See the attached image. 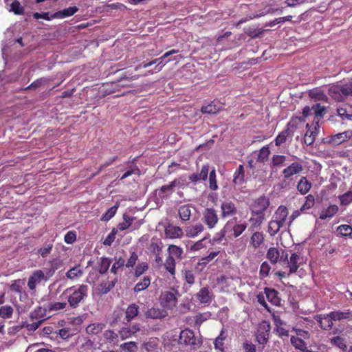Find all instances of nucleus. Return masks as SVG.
I'll use <instances>...</instances> for the list:
<instances>
[{
  "label": "nucleus",
  "instance_id": "37",
  "mask_svg": "<svg viewBox=\"0 0 352 352\" xmlns=\"http://www.w3.org/2000/svg\"><path fill=\"white\" fill-rule=\"evenodd\" d=\"M54 246V241L48 240L44 243L43 246L38 249L37 254L41 255L43 258L47 257L51 252Z\"/></svg>",
  "mask_w": 352,
  "mask_h": 352
},
{
  "label": "nucleus",
  "instance_id": "26",
  "mask_svg": "<svg viewBox=\"0 0 352 352\" xmlns=\"http://www.w3.org/2000/svg\"><path fill=\"white\" fill-rule=\"evenodd\" d=\"M204 226L201 223H197L186 228V235L188 237L194 238L201 233L204 231Z\"/></svg>",
  "mask_w": 352,
  "mask_h": 352
},
{
  "label": "nucleus",
  "instance_id": "30",
  "mask_svg": "<svg viewBox=\"0 0 352 352\" xmlns=\"http://www.w3.org/2000/svg\"><path fill=\"white\" fill-rule=\"evenodd\" d=\"M138 78V76H128L124 75V77H122L118 81L115 82V87H133L132 81Z\"/></svg>",
  "mask_w": 352,
  "mask_h": 352
},
{
  "label": "nucleus",
  "instance_id": "9",
  "mask_svg": "<svg viewBox=\"0 0 352 352\" xmlns=\"http://www.w3.org/2000/svg\"><path fill=\"white\" fill-rule=\"evenodd\" d=\"M164 235L166 239H177L184 236L183 230L177 226L168 223L164 229Z\"/></svg>",
  "mask_w": 352,
  "mask_h": 352
},
{
  "label": "nucleus",
  "instance_id": "60",
  "mask_svg": "<svg viewBox=\"0 0 352 352\" xmlns=\"http://www.w3.org/2000/svg\"><path fill=\"white\" fill-rule=\"evenodd\" d=\"M13 314V309L10 305H5L0 307V317L10 318Z\"/></svg>",
  "mask_w": 352,
  "mask_h": 352
},
{
  "label": "nucleus",
  "instance_id": "28",
  "mask_svg": "<svg viewBox=\"0 0 352 352\" xmlns=\"http://www.w3.org/2000/svg\"><path fill=\"white\" fill-rule=\"evenodd\" d=\"M78 11V8L76 6L69 7L66 9L59 10L52 14V17L56 19H64L73 16Z\"/></svg>",
  "mask_w": 352,
  "mask_h": 352
},
{
  "label": "nucleus",
  "instance_id": "41",
  "mask_svg": "<svg viewBox=\"0 0 352 352\" xmlns=\"http://www.w3.org/2000/svg\"><path fill=\"white\" fill-rule=\"evenodd\" d=\"M83 274V271L80 265H76L71 268L66 273V277L70 280H74L80 277Z\"/></svg>",
  "mask_w": 352,
  "mask_h": 352
},
{
  "label": "nucleus",
  "instance_id": "59",
  "mask_svg": "<svg viewBox=\"0 0 352 352\" xmlns=\"http://www.w3.org/2000/svg\"><path fill=\"white\" fill-rule=\"evenodd\" d=\"M148 269V265L146 262L139 263L135 268L134 276L138 278L142 275Z\"/></svg>",
  "mask_w": 352,
  "mask_h": 352
},
{
  "label": "nucleus",
  "instance_id": "53",
  "mask_svg": "<svg viewBox=\"0 0 352 352\" xmlns=\"http://www.w3.org/2000/svg\"><path fill=\"white\" fill-rule=\"evenodd\" d=\"M271 270V266L267 261L261 263L259 270V277L261 279H264L267 277Z\"/></svg>",
  "mask_w": 352,
  "mask_h": 352
},
{
  "label": "nucleus",
  "instance_id": "45",
  "mask_svg": "<svg viewBox=\"0 0 352 352\" xmlns=\"http://www.w3.org/2000/svg\"><path fill=\"white\" fill-rule=\"evenodd\" d=\"M315 204V197L314 195L309 194L305 197V201L300 207V211L303 213H307V211L314 207Z\"/></svg>",
  "mask_w": 352,
  "mask_h": 352
},
{
  "label": "nucleus",
  "instance_id": "17",
  "mask_svg": "<svg viewBox=\"0 0 352 352\" xmlns=\"http://www.w3.org/2000/svg\"><path fill=\"white\" fill-rule=\"evenodd\" d=\"M139 314V306L135 303L129 305L125 311V318L123 323L125 324H129L133 319H134Z\"/></svg>",
  "mask_w": 352,
  "mask_h": 352
},
{
  "label": "nucleus",
  "instance_id": "20",
  "mask_svg": "<svg viewBox=\"0 0 352 352\" xmlns=\"http://www.w3.org/2000/svg\"><path fill=\"white\" fill-rule=\"evenodd\" d=\"M288 214L289 212L287 208L283 205H281L278 206L276 210L275 211L272 219H274V220L284 226L287 220Z\"/></svg>",
  "mask_w": 352,
  "mask_h": 352
},
{
  "label": "nucleus",
  "instance_id": "47",
  "mask_svg": "<svg viewBox=\"0 0 352 352\" xmlns=\"http://www.w3.org/2000/svg\"><path fill=\"white\" fill-rule=\"evenodd\" d=\"M237 218H234L232 220L228 221L224 228L221 229L219 232L216 233L213 237L214 242H221L226 236V229L229 226L230 223H232L233 220L236 221Z\"/></svg>",
  "mask_w": 352,
  "mask_h": 352
},
{
  "label": "nucleus",
  "instance_id": "35",
  "mask_svg": "<svg viewBox=\"0 0 352 352\" xmlns=\"http://www.w3.org/2000/svg\"><path fill=\"white\" fill-rule=\"evenodd\" d=\"M328 94L331 98L338 101H341L344 98V96L340 88V85H338V83H337L336 85H331L329 87Z\"/></svg>",
  "mask_w": 352,
  "mask_h": 352
},
{
  "label": "nucleus",
  "instance_id": "38",
  "mask_svg": "<svg viewBox=\"0 0 352 352\" xmlns=\"http://www.w3.org/2000/svg\"><path fill=\"white\" fill-rule=\"evenodd\" d=\"M290 342L295 349L300 351L306 352L307 350V344L301 338L292 336L290 338Z\"/></svg>",
  "mask_w": 352,
  "mask_h": 352
},
{
  "label": "nucleus",
  "instance_id": "40",
  "mask_svg": "<svg viewBox=\"0 0 352 352\" xmlns=\"http://www.w3.org/2000/svg\"><path fill=\"white\" fill-rule=\"evenodd\" d=\"M245 170L243 165H239L234 174L233 182L236 185H241L244 182Z\"/></svg>",
  "mask_w": 352,
  "mask_h": 352
},
{
  "label": "nucleus",
  "instance_id": "24",
  "mask_svg": "<svg viewBox=\"0 0 352 352\" xmlns=\"http://www.w3.org/2000/svg\"><path fill=\"white\" fill-rule=\"evenodd\" d=\"M177 182L174 180L168 185H164L160 189L157 190L158 195L161 199L168 198L173 192V189L176 186Z\"/></svg>",
  "mask_w": 352,
  "mask_h": 352
},
{
  "label": "nucleus",
  "instance_id": "13",
  "mask_svg": "<svg viewBox=\"0 0 352 352\" xmlns=\"http://www.w3.org/2000/svg\"><path fill=\"white\" fill-rule=\"evenodd\" d=\"M144 315L147 319H162L168 314L164 309L153 307L145 311Z\"/></svg>",
  "mask_w": 352,
  "mask_h": 352
},
{
  "label": "nucleus",
  "instance_id": "39",
  "mask_svg": "<svg viewBox=\"0 0 352 352\" xmlns=\"http://www.w3.org/2000/svg\"><path fill=\"white\" fill-rule=\"evenodd\" d=\"M168 256L175 259L181 260L184 251L183 249L179 246H177L175 245H170L168 247Z\"/></svg>",
  "mask_w": 352,
  "mask_h": 352
},
{
  "label": "nucleus",
  "instance_id": "8",
  "mask_svg": "<svg viewBox=\"0 0 352 352\" xmlns=\"http://www.w3.org/2000/svg\"><path fill=\"white\" fill-rule=\"evenodd\" d=\"M221 217L227 219L236 214L238 210L236 205L230 200H226L221 204Z\"/></svg>",
  "mask_w": 352,
  "mask_h": 352
},
{
  "label": "nucleus",
  "instance_id": "49",
  "mask_svg": "<svg viewBox=\"0 0 352 352\" xmlns=\"http://www.w3.org/2000/svg\"><path fill=\"white\" fill-rule=\"evenodd\" d=\"M219 107L214 104V102H211L208 105L203 106L201 108V111L202 113L214 114L219 112Z\"/></svg>",
  "mask_w": 352,
  "mask_h": 352
},
{
  "label": "nucleus",
  "instance_id": "5",
  "mask_svg": "<svg viewBox=\"0 0 352 352\" xmlns=\"http://www.w3.org/2000/svg\"><path fill=\"white\" fill-rule=\"evenodd\" d=\"M271 326L270 322L264 320L259 323L256 334L257 342L262 345H265L269 340Z\"/></svg>",
  "mask_w": 352,
  "mask_h": 352
},
{
  "label": "nucleus",
  "instance_id": "56",
  "mask_svg": "<svg viewBox=\"0 0 352 352\" xmlns=\"http://www.w3.org/2000/svg\"><path fill=\"white\" fill-rule=\"evenodd\" d=\"M118 207H119L118 205H115V206L111 207L102 216V217L100 218V220L102 221H109L116 214Z\"/></svg>",
  "mask_w": 352,
  "mask_h": 352
},
{
  "label": "nucleus",
  "instance_id": "4",
  "mask_svg": "<svg viewBox=\"0 0 352 352\" xmlns=\"http://www.w3.org/2000/svg\"><path fill=\"white\" fill-rule=\"evenodd\" d=\"M270 199L265 195L254 199L250 206L251 215L265 214V212L270 206Z\"/></svg>",
  "mask_w": 352,
  "mask_h": 352
},
{
  "label": "nucleus",
  "instance_id": "55",
  "mask_svg": "<svg viewBox=\"0 0 352 352\" xmlns=\"http://www.w3.org/2000/svg\"><path fill=\"white\" fill-rule=\"evenodd\" d=\"M289 135V129L287 127L285 130L281 131L276 138L275 143L276 146H280L285 143Z\"/></svg>",
  "mask_w": 352,
  "mask_h": 352
},
{
  "label": "nucleus",
  "instance_id": "48",
  "mask_svg": "<svg viewBox=\"0 0 352 352\" xmlns=\"http://www.w3.org/2000/svg\"><path fill=\"white\" fill-rule=\"evenodd\" d=\"M338 199L342 206H347L352 203V191L349 190L346 192L340 195Z\"/></svg>",
  "mask_w": 352,
  "mask_h": 352
},
{
  "label": "nucleus",
  "instance_id": "19",
  "mask_svg": "<svg viewBox=\"0 0 352 352\" xmlns=\"http://www.w3.org/2000/svg\"><path fill=\"white\" fill-rule=\"evenodd\" d=\"M329 316L333 321L348 320L352 321V311L346 309L344 311H333L329 313Z\"/></svg>",
  "mask_w": 352,
  "mask_h": 352
},
{
  "label": "nucleus",
  "instance_id": "33",
  "mask_svg": "<svg viewBox=\"0 0 352 352\" xmlns=\"http://www.w3.org/2000/svg\"><path fill=\"white\" fill-rule=\"evenodd\" d=\"M265 219V214H254L251 216L249 219L250 226L249 230H254L255 228H260Z\"/></svg>",
  "mask_w": 352,
  "mask_h": 352
},
{
  "label": "nucleus",
  "instance_id": "46",
  "mask_svg": "<svg viewBox=\"0 0 352 352\" xmlns=\"http://www.w3.org/2000/svg\"><path fill=\"white\" fill-rule=\"evenodd\" d=\"M123 221L118 224V228L121 230H125L130 228L132 225L133 221L135 219L134 217H131L126 214H124L122 216Z\"/></svg>",
  "mask_w": 352,
  "mask_h": 352
},
{
  "label": "nucleus",
  "instance_id": "57",
  "mask_svg": "<svg viewBox=\"0 0 352 352\" xmlns=\"http://www.w3.org/2000/svg\"><path fill=\"white\" fill-rule=\"evenodd\" d=\"M286 161V157L282 155H274L272 157L271 166L274 167L282 166Z\"/></svg>",
  "mask_w": 352,
  "mask_h": 352
},
{
  "label": "nucleus",
  "instance_id": "1",
  "mask_svg": "<svg viewBox=\"0 0 352 352\" xmlns=\"http://www.w3.org/2000/svg\"><path fill=\"white\" fill-rule=\"evenodd\" d=\"M89 287L85 284H80L67 288L63 295L67 299L69 307L76 309L83 303L87 298Z\"/></svg>",
  "mask_w": 352,
  "mask_h": 352
},
{
  "label": "nucleus",
  "instance_id": "16",
  "mask_svg": "<svg viewBox=\"0 0 352 352\" xmlns=\"http://www.w3.org/2000/svg\"><path fill=\"white\" fill-rule=\"evenodd\" d=\"M303 170V166L298 162H294L283 170L285 178L288 179L294 175L299 174Z\"/></svg>",
  "mask_w": 352,
  "mask_h": 352
},
{
  "label": "nucleus",
  "instance_id": "52",
  "mask_svg": "<svg viewBox=\"0 0 352 352\" xmlns=\"http://www.w3.org/2000/svg\"><path fill=\"white\" fill-rule=\"evenodd\" d=\"M317 128H314V131L308 129L305 134L304 142L307 146H311L315 141Z\"/></svg>",
  "mask_w": 352,
  "mask_h": 352
},
{
  "label": "nucleus",
  "instance_id": "29",
  "mask_svg": "<svg viewBox=\"0 0 352 352\" xmlns=\"http://www.w3.org/2000/svg\"><path fill=\"white\" fill-rule=\"evenodd\" d=\"M220 253V251L211 252L208 256L202 257L197 264V268L200 271L202 270L206 265L214 259Z\"/></svg>",
  "mask_w": 352,
  "mask_h": 352
},
{
  "label": "nucleus",
  "instance_id": "50",
  "mask_svg": "<svg viewBox=\"0 0 352 352\" xmlns=\"http://www.w3.org/2000/svg\"><path fill=\"white\" fill-rule=\"evenodd\" d=\"M330 342L332 345L336 346L343 351L346 350L347 348L344 338L339 336L332 338Z\"/></svg>",
  "mask_w": 352,
  "mask_h": 352
},
{
  "label": "nucleus",
  "instance_id": "51",
  "mask_svg": "<svg viewBox=\"0 0 352 352\" xmlns=\"http://www.w3.org/2000/svg\"><path fill=\"white\" fill-rule=\"evenodd\" d=\"M111 258H107V257L101 258V261H100V263L98 266L99 273L102 274H105L108 271V270L111 265Z\"/></svg>",
  "mask_w": 352,
  "mask_h": 352
},
{
  "label": "nucleus",
  "instance_id": "44",
  "mask_svg": "<svg viewBox=\"0 0 352 352\" xmlns=\"http://www.w3.org/2000/svg\"><path fill=\"white\" fill-rule=\"evenodd\" d=\"M284 226L272 219L268 224L267 232L270 236H275Z\"/></svg>",
  "mask_w": 352,
  "mask_h": 352
},
{
  "label": "nucleus",
  "instance_id": "14",
  "mask_svg": "<svg viewBox=\"0 0 352 352\" xmlns=\"http://www.w3.org/2000/svg\"><path fill=\"white\" fill-rule=\"evenodd\" d=\"M45 279V273L40 270H36L33 272L32 275L29 278L28 286L30 290H34L36 284L40 283Z\"/></svg>",
  "mask_w": 352,
  "mask_h": 352
},
{
  "label": "nucleus",
  "instance_id": "23",
  "mask_svg": "<svg viewBox=\"0 0 352 352\" xmlns=\"http://www.w3.org/2000/svg\"><path fill=\"white\" fill-rule=\"evenodd\" d=\"M192 210H195V208L190 204L182 205L179 208L178 214L182 221L184 222L190 220Z\"/></svg>",
  "mask_w": 352,
  "mask_h": 352
},
{
  "label": "nucleus",
  "instance_id": "64",
  "mask_svg": "<svg viewBox=\"0 0 352 352\" xmlns=\"http://www.w3.org/2000/svg\"><path fill=\"white\" fill-rule=\"evenodd\" d=\"M10 11L13 12L15 14H23L24 12V8L18 1H14L10 5Z\"/></svg>",
  "mask_w": 352,
  "mask_h": 352
},
{
  "label": "nucleus",
  "instance_id": "15",
  "mask_svg": "<svg viewBox=\"0 0 352 352\" xmlns=\"http://www.w3.org/2000/svg\"><path fill=\"white\" fill-rule=\"evenodd\" d=\"M265 242V234L263 232L255 231L250 238V246L254 250L259 248Z\"/></svg>",
  "mask_w": 352,
  "mask_h": 352
},
{
  "label": "nucleus",
  "instance_id": "22",
  "mask_svg": "<svg viewBox=\"0 0 352 352\" xmlns=\"http://www.w3.org/2000/svg\"><path fill=\"white\" fill-rule=\"evenodd\" d=\"M264 293L270 302L274 305H280V299L278 297V292L275 289L265 287Z\"/></svg>",
  "mask_w": 352,
  "mask_h": 352
},
{
  "label": "nucleus",
  "instance_id": "43",
  "mask_svg": "<svg viewBox=\"0 0 352 352\" xmlns=\"http://www.w3.org/2000/svg\"><path fill=\"white\" fill-rule=\"evenodd\" d=\"M78 331L79 330L76 328L71 329L69 327H65L59 329L58 334L62 339L67 340L77 334Z\"/></svg>",
  "mask_w": 352,
  "mask_h": 352
},
{
  "label": "nucleus",
  "instance_id": "58",
  "mask_svg": "<svg viewBox=\"0 0 352 352\" xmlns=\"http://www.w3.org/2000/svg\"><path fill=\"white\" fill-rule=\"evenodd\" d=\"M341 92L344 97L352 95V82L345 83H338Z\"/></svg>",
  "mask_w": 352,
  "mask_h": 352
},
{
  "label": "nucleus",
  "instance_id": "32",
  "mask_svg": "<svg viewBox=\"0 0 352 352\" xmlns=\"http://www.w3.org/2000/svg\"><path fill=\"white\" fill-rule=\"evenodd\" d=\"M351 137L352 131H346L333 135L331 137V141L336 144H340L349 140Z\"/></svg>",
  "mask_w": 352,
  "mask_h": 352
},
{
  "label": "nucleus",
  "instance_id": "62",
  "mask_svg": "<svg viewBox=\"0 0 352 352\" xmlns=\"http://www.w3.org/2000/svg\"><path fill=\"white\" fill-rule=\"evenodd\" d=\"M135 174L137 175H140V170L136 165H130L129 170H127L120 177V179H124L131 175Z\"/></svg>",
  "mask_w": 352,
  "mask_h": 352
},
{
  "label": "nucleus",
  "instance_id": "25",
  "mask_svg": "<svg viewBox=\"0 0 352 352\" xmlns=\"http://www.w3.org/2000/svg\"><path fill=\"white\" fill-rule=\"evenodd\" d=\"M140 329L139 324L135 323L131 327H122L120 330L119 334L122 340H125L134 335L136 332L139 331Z\"/></svg>",
  "mask_w": 352,
  "mask_h": 352
},
{
  "label": "nucleus",
  "instance_id": "54",
  "mask_svg": "<svg viewBox=\"0 0 352 352\" xmlns=\"http://www.w3.org/2000/svg\"><path fill=\"white\" fill-rule=\"evenodd\" d=\"M175 259L172 257L168 256L164 263V267L166 270L171 274H175Z\"/></svg>",
  "mask_w": 352,
  "mask_h": 352
},
{
  "label": "nucleus",
  "instance_id": "18",
  "mask_svg": "<svg viewBox=\"0 0 352 352\" xmlns=\"http://www.w3.org/2000/svg\"><path fill=\"white\" fill-rule=\"evenodd\" d=\"M314 318L324 330H330L333 327V320L329 316V313L328 314L316 316Z\"/></svg>",
  "mask_w": 352,
  "mask_h": 352
},
{
  "label": "nucleus",
  "instance_id": "7",
  "mask_svg": "<svg viewBox=\"0 0 352 352\" xmlns=\"http://www.w3.org/2000/svg\"><path fill=\"white\" fill-rule=\"evenodd\" d=\"M288 254L285 250H280L274 247H271L268 249L266 258L270 260L271 263L276 264L280 261H285L287 259Z\"/></svg>",
  "mask_w": 352,
  "mask_h": 352
},
{
  "label": "nucleus",
  "instance_id": "31",
  "mask_svg": "<svg viewBox=\"0 0 352 352\" xmlns=\"http://www.w3.org/2000/svg\"><path fill=\"white\" fill-rule=\"evenodd\" d=\"M311 183L306 177H302L297 184V190L301 195L307 194L311 188Z\"/></svg>",
  "mask_w": 352,
  "mask_h": 352
},
{
  "label": "nucleus",
  "instance_id": "34",
  "mask_svg": "<svg viewBox=\"0 0 352 352\" xmlns=\"http://www.w3.org/2000/svg\"><path fill=\"white\" fill-rule=\"evenodd\" d=\"M117 278H114L111 281H104L98 285V290L100 294H105L110 292L115 286Z\"/></svg>",
  "mask_w": 352,
  "mask_h": 352
},
{
  "label": "nucleus",
  "instance_id": "6",
  "mask_svg": "<svg viewBox=\"0 0 352 352\" xmlns=\"http://www.w3.org/2000/svg\"><path fill=\"white\" fill-rule=\"evenodd\" d=\"M201 220L209 229L214 228L219 221L216 210L213 208H206L202 212Z\"/></svg>",
  "mask_w": 352,
  "mask_h": 352
},
{
  "label": "nucleus",
  "instance_id": "36",
  "mask_svg": "<svg viewBox=\"0 0 352 352\" xmlns=\"http://www.w3.org/2000/svg\"><path fill=\"white\" fill-rule=\"evenodd\" d=\"M151 284V278L148 276H145L143 277L142 279H141L139 282H138L134 288L133 292L134 293H138L142 291L145 290L148 287V286Z\"/></svg>",
  "mask_w": 352,
  "mask_h": 352
},
{
  "label": "nucleus",
  "instance_id": "12",
  "mask_svg": "<svg viewBox=\"0 0 352 352\" xmlns=\"http://www.w3.org/2000/svg\"><path fill=\"white\" fill-rule=\"evenodd\" d=\"M179 342L185 345L196 344V338L194 331L188 328L182 330L179 335Z\"/></svg>",
  "mask_w": 352,
  "mask_h": 352
},
{
  "label": "nucleus",
  "instance_id": "42",
  "mask_svg": "<svg viewBox=\"0 0 352 352\" xmlns=\"http://www.w3.org/2000/svg\"><path fill=\"white\" fill-rule=\"evenodd\" d=\"M270 155V150L268 145L263 146L259 151L256 159V162L264 163L269 159Z\"/></svg>",
  "mask_w": 352,
  "mask_h": 352
},
{
  "label": "nucleus",
  "instance_id": "11",
  "mask_svg": "<svg viewBox=\"0 0 352 352\" xmlns=\"http://www.w3.org/2000/svg\"><path fill=\"white\" fill-rule=\"evenodd\" d=\"M286 261H287V266L289 268V274L296 272L299 267L304 263L303 257L296 252L292 253L289 259L287 258Z\"/></svg>",
  "mask_w": 352,
  "mask_h": 352
},
{
  "label": "nucleus",
  "instance_id": "61",
  "mask_svg": "<svg viewBox=\"0 0 352 352\" xmlns=\"http://www.w3.org/2000/svg\"><path fill=\"white\" fill-rule=\"evenodd\" d=\"M104 324H91L86 328V331L88 333L98 334L102 331Z\"/></svg>",
  "mask_w": 352,
  "mask_h": 352
},
{
  "label": "nucleus",
  "instance_id": "3",
  "mask_svg": "<svg viewBox=\"0 0 352 352\" xmlns=\"http://www.w3.org/2000/svg\"><path fill=\"white\" fill-rule=\"evenodd\" d=\"M178 292L175 289L162 292L159 300L164 309H173L177 306Z\"/></svg>",
  "mask_w": 352,
  "mask_h": 352
},
{
  "label": "nucleus",
  "instance_id": "21",
  "mask_svg": "<svg viewBox=\"0 0 352 352\" xmlns=\"http://www.w3.org/2000/svg\"><path fill=\"white\" fill-rule=\"evenodd\" d=\"M339 208L336 204H330L327 208L322 210L320 214L319 219L321 220L330 219L338 212Z\"/></svg>",
  "mask_w": 352,
  "mask_h": 352
},
{
  "label": "nucleus",
  "instance_id": "63",
  "mask_svg": "<svg viewBox=\"0 0 352 352\" xmlns=\"http://www.w3.org/2000/svg\"><path fill=\"white\" fill-rule=\"evenodd\" d=\"M247 228L246 223H236L233 228V236L234 237L239 236Z\"/></svg>",
  "mask_w": 352,
  "mask_h": 352
},
{
  "label": "nucleus",
  "instance_id": "27",
  "mask_svg": "<svg viewBox=\"0 0 352 352\" xmlns=\"http://www.w3.org/2000/svg\"><path fill=\"white\" fill-rule=\"evenodd\" d=\"M338 114L342 120H350L352 118V105L349 104H343L338 109Z\"/></svg>",
  "mask_w": 352,
  "mask_h": 352
},
{
  "label": "nucleus",
  "instance_id": "2",
  "mask_svg": "<svg viewBox=\"0 0 352 352\" xmlns=\"http://www.w3.org/2000/svg\"><path fill=\"white\" fill-rule=\"evenodd\" d=\"M179 52V50H175V49H173L170 51H168L166 52V53H164L161 57L160 58H155L153 60H152L151 61H149V62H143L141 64H140L138 66H137L135 68V70H138L140 68H146L148 67H150L151 65H153V64H156L157 63V65L155 66L154 70H149L148 71L146 74H144V76H148V75H150V74H153L155 73H157V72H159L160 71L162 70V69L164 67V66L168 62H170L171 60V59H168V60H166V58H168V56L173 55V54H177Z\"/></svg>",
  "mask_w": 352,
  "mask_h": 352
},
{
  "label": "nucleus",
  "instance_id": "10",
  "mask_svg": "<svg viewBox=\"0 0 352 352\" xmlns=\"http://www.w3.org/2000/svg\"><path fill=\"white\" fill-rule=\"evenodd\" d=\"M195 297L199 303L210 305L213 298V293L208 287H204L195 294Z\"/></svg>",
  "mask_w": 352,
  "mask_h": 352
}]
</instances>
